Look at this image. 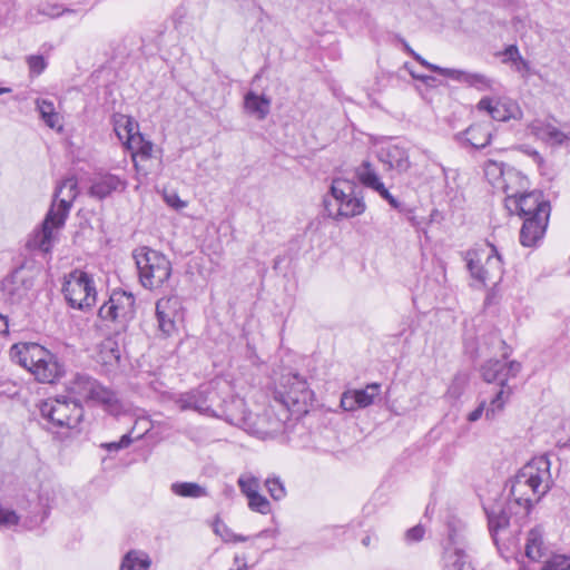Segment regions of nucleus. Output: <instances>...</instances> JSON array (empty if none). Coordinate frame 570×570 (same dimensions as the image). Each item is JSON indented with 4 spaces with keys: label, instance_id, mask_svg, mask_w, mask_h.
Instances as JSON below:
<instances>
[{
    "label": "nucleus",
    "instance_id": "39",
    "mask_svg": "<svg viewBox=\"0 0 570 570\" xmlns=\"http://www.w3.org/2000/svg\"><path fill=\"white\" fill-rule=\"evenodd\" d=\"M37 12L39 14H43L51 19H55L62 14H76L79 11L69 8H62L60 4L57 3H41L38 6Z\"/></svg>",
    "mask_w": 570,
    "mask_h": 570
},
{
    "label": "nucleus",
    "instance_id": "13",
    "mask_svg": "<svg viewBox=\"0 0 570 570\" xmlns=\"http://www.w3.org/2000/svg\"><path fill=\"white\" fill-rule=\"evenodd\" d=\"M505 207L522 218H539V214L550 216L551 212L549 200L544 199L543 194L539 190L508 193Z\"/></svg>",
    "mask_w": 570,
    "mask_h": 570
},
{
    "label": "nucleus",
    "instance_id": "16",
    "mask_svg": "<svg viewBox=\"0 0 570 570\" xmlns=\"http://www.w3.org/2000/svg\"><path fill=\"white\" fill-rule=\"evenodd\" d=\"M180 302L178 297H163L156 303V320L163 337H170L178 332L177 317Z\"/></svg>",
    "mask_w": 570,
    "mask_h": 570
},
{
    "label": "nucleus",
    "instance_id": "12",
    "mask_svg": "<svg viewBox=\"0 0 570 570\" xmlns=\"http://www.w3.org/2000/svg\"><path fill=\"white\" fill-rule=\"evenodd\" d=\"M98 316L104 322L125 328L135 316L134 295L125 291H114L109 299L100 306Z\"/></svg>",
    "mask_w": 570,
    "mask_h": 570
},
{
    "label": "nucleus",
    "instance_id": "9",
    "mask_svg": "<svg viewBox=\"0 0 570 570\" xmlns=\"http://www.w3.org/2000/svg\"><path fill=\"white\" fill-rule=\"evenodd\" d=\"M313 392L306 380L297 373L283 374L274 392L275 401L287 410L294 412H307V405L312 401Z\"/></svg>",
    "mask_w": 570,
    "mask_h": 570
},
{
    "label": "nucleus",
    "instance_id": "58",
    "mask_svg": "<svg viewBox=\"0 0 570 570\" xmlns=\"http://www.w3.org/2000/svg\"><path fill=\"white\" fill-rule=\"evenodd\" d=\"M372 539H373V535H372V534H370V533H367V534H366V535L361 540V542H362V544H363L364 547H366V548H367V547H370V546H371V543H372Z\"/></svg>",
    "mask_w": 570,
    "mask_h": 570
},
{
    "label": "nucleus",
    "instance_id": "34",
    "mask_svg": "<svg viewBox=\"0 0 570 570\" xmlns=\"http://www.w3.org/2000/svg\"><path fill=\"white\" fill-rule=\"evenodd\" d=\"M170 490L181 498L198 499L208 494L207 489L196 482H175L170 485Z\"/></svg>",
    "mask_w": 570,
    "mask_h": 570
},
{
    "label": "nucleus",
    "instance_id": "50",
    "mask_svg": "<svg viewBox=\"0 0 570 570\" xmlns=\"http://www.w3.org/2000/svg\"><path fill=\"white\" fill-rule=\"evenodd\" d=\"M164 198L166 204L176 210L183 209L187 206V203L181 200L176 193L165 194Z\"/></svg>",
    "mask_w": 570,
    "mask_h": 570
},
{
    "label": "nucleus",
    "instance_id": "57",
    "mask_svg": "<svg viewBox=\"0 0 570 570\" xmlns=\"http://www.w3.org/2000/svg\"><path fill=\"white\" fill-rule=\"evenodd\" d=\"M247 540H248V537L233 533V538H232L230 542H245Z\"/></svg>",
    "mask_w": 570,
    "mask_h": 570
},
{
    "label": "nucleus",
    "instance_id": "55",
    "mask_svg": "<svg viewBox=\"0 0 570 570\" xmlns=\"http://www.w3.org/2000/svg\"><path fill=\"white\" fill-rule=\"evenodd\" d=\"M412 77L414 79H417V80H421L423 81L424 83H429L430 81H433L434 78L431 77V76H425V75H417V73H414V72H411Z\"/></svg>",
    "mask_w": 570,
    "mask_h": 570
},
{
    "label": "nucleus",
    "instance_id": "10",
    "mask_svg": "<svg viewBox=\"0 0 570 570\" xmlns=\"http://www.w3.org/2000/svg\"><path fill=\"white\" fill-rule=\"evenodd\" d=\"M62 294L68 305L79 311H89L97 301L92 277L80 269H75L65 277Z\"/></svg>",
    "mask_w": 570,
    "mask_h": 570
},
{
    "label": "nucleus",
    "instance_id": "37",
    "mask_svg": "<svg viewBox=\"0 0 570 570\" xmlns=\"http://www.w3.org/2000/svg\"><path fill=\"white\" fill-rule=\"evenodd\" d=\"M95 379L87 374H77L71 382L70 391L80 399L87 400Z\"/></svg>",
    "mask_w": 570,
    "mask_h": 570
},
{
    "label": "nucleus",
    "instance_id": "5",
    "mask_svg": "<svg viewBox=\"0 0 570 570\" xmlns=\"http://www.w3.org/2000/svg\"><path fill=\"white\" fill-rule=\"evenodd\" d=\"M83 417L81 404L68 396L49 397L38 405V423L51 433L75 429Z\"/></svg>",
    "mask_w": 570,
    "mask_h": 570
},
{
    "label": "nucleus",
    "instance_id": "3",
    "mask_svg": "<svg viewBox=\"0 0 570 570\" xmlns=\"http://www.w3.org/2000/svg\"><path fill=\"white\" fill-rule=\"evenodd\" d=\"M11 358L41 383H55L65 374L58 356L38 343L20 342L10 348Z\"/></svg>",
    "mask_w": 570,
    "mask_h": 570
},
{
    "label": "nucleus",
    "instance_id": "44",
    "mask_svg": "<svg viewBox=\"0 0 570 570\" xmlns=\"http://www.w3.org/2000/svg\"><path fill=\"white\" fill-rule=\"evenodd\" d=\"M542 570H570V558L566 556H553L544 562Z\"/></svg>",
    "mask_w": 570,
    "mask_h": 570
},
{
    "label": "nucleus",
    "instance_id": "23",
    "mask_svg": "<svg viewBox=\"0 0 570 570\" xmlns=\"http://www.w3.org/2000/svg\"><path fill=\"white\" fill-rule=\"evenodd\" d=\"M456 140H464L475 149L487 147L492 139L491 122H478L469 126L464 131L455 135Z\"/></svg>",
    "mask_w": 570,
    "mask_h": 570
},
{
    "label": "nucleus",
    "instance_id": "30",
    "mask_svg": "<svg viewBox=\"0 0 570 570\" xmlns=\"http://www.w3.org/2000/svg\"><path fill=\"white\" fill-rule=\"evenodd\" d=\"M120 348L112 337L105 338L99 345V360L102 364L114 367L120 363Z\"/></svg>",
    "mask_w": 570,
    "mask_h": 570
},
{
    "label": "nucleus",
    "instance_id": "43",
    "mask_svg": "<svg viewBox=\"0 0 570 570\" xmlns=\"http://www.w3.org/2000/svg\"><path fill=\"white\" fill-rule=\"evenodd\" d=\"M27 65L32 76L41 75L47 68V61L41 55H31L27 57Z\"/></svg>",
    "mask_w": 570,
    "mask_h": 570
},
{
    "label": "nucleus",
    "instance_id": "45",
    "mask_svg": "<svg viewBox=\"0 0 570 570\" xmlns=\"http://www.w3.org/2000/svg\"><path fill=\"white\" fill-rule=\"evenodd\" d=\"M503 56H504V61H511V62H518L519 65H522V67L524 69H529V63L527 60H524L520 52H519V49L517 46L514 45H510L508 46L504 51H503Z\"/></svg>",
    "mask_w": 570,
    "mask_h": 570
},
{
    "label": "nucleus",
    "instance_id": "59",
    "mask_svg": "<svg viewBox=\"0 0 570 570\" xmlns=\"http://www.w3.org/2000/svg\"><path fill=\"white\" fill-rule=\"evenodd\" d=\"M247 569H248L247 562H246V560H243L240 566H238L237 568H230L228 570H247Z\"/></svg>",
    "mask_w": 570,
    "mask_h": 570
},
{
    "label": "nucleus",
    "instance_id": "7",
    "mask_svg": "<svg viewBox=\"0 0 570 570\" xmlns=\"http://www.w3.org/2000/svg\"><path fill=\"white\" fill-rule=\"evenodd\" d=\"M214 416L223 417L228 423L254 435L261 436L269 432L265 424V417L252 413L247 409L245 400L238 396H232L229 400L219 399Z\"/></svg>",
    "mask_w": 570,
    "mask_h": 570
},
{
    "label": "nucleus",
    "instance_id": "17",
    "mask_svg": "<svg viewBox=\"0 0 570 570\" xmlns=\"http://www.w3.org/2000/svg\"><path fill=\"white\" fill-rule=\"evenodd\" d=\"M377 158L386 170L404 174L411 168L409 150L399 144L382 146L377 150Z\"/></svg>",
    "mask_w": 570,
    "mask_h": 570
},
{
    "label": "nucleus",
    "instance_id": "22",
    "mask_svg": "<svg viewBox=\"0 0 570 570\" xmlns=\"http://www.w3.org/2000/svg\"><path fill=\"white\" fill-rule=\"evenodd\" d=\"M550 216L540 215L539 218H523L520 230V243L524 247H532L544 236Z\"/></svg>",
    "mask_w": 570,
    "mask_h": 570
},
{
    "label": "nucleus",
    "instance_id": "48",
    "mask_svg": "<svg viewBox=\"0 0 570 570\" xmlns=\"http://www.w3.org/2000/svg\"><path fill=\"white\" fill-rule=\"evenodd\" d=\"M421 66L430 69L431 71L433 72H436L441 76H444L446 77V71H449L450 68H443V67H440V66H436V65H433V63H430L429 61H426L423 57H421L417 52H414V55L412 56Z\"/></svg>",
    "mask_w": 570,
    "mask_h": 570
},
{
    "label": "nucleus",
    "instance_id": "36",
    "mask_svg": "<svg viewBox=\"0 0 570 570\" xmlns=\"http://www.w3.org/2000/svg\"><path fill=\"white\" fill-rule=\"evenodd\" d=\"M443 570H474L468 554L460 556L458 552H444Z\"/></svg>",
    "mask_w": 570,
    "mask_h": 570
},
{
    "label": "nucleus",
    "instance_id": "40",
    "mask_svg": "<svg viewBox=\"0 0 570 570\" xmlns=\"http://www.w3.org/2000/svg\"><path fill=\"white\" fill-rule=\"evenodd\" d=\"M248 500V508L252 511L267 514L271 512V503L269 501L258 492L250 494L247 497Z\"/></svg>",
    "mask_w": 570,
    "mask_h": 570
},
{
    "label": "nucleus",
    "instance_id": "21",
    "mask_svg": "<svg viewBox=\"0 0 570 570\" xmlns=\"http://www.w3.org/2000/svg\"><path fill=\"white\" fill-rule=\"evenodd\" d=\"M466 527L465 523L454 517L450 515L446 520V542L444 546V552H458V554H468L466 549Z\"/></svg>",
    "mask_w": 570,
    "mask_h": 570
},
{
    "label": "nucleus",
    "instance_id": "42",
    "mask_svg": "<svg viewBox=\"0 0 570 570\" xmlns=\"http://www.w3.org/2000/svg\"><path fill=\"white\" fill-rule=\"evenodd\" d=\"M19 521L20 517L14 510L0 504V528H10L17 525Z\"/></svg>",
    "mask_w": 570,
    "mask_h": 570
},
{
    "label": "nucleus",
    "instance_id": "53",
    "mask_svg": "<svg viewBox=\"0 0 570 570\" xmlns=\"http://www.w3.org/2000/svg\"><path fill=\"white\" fill-rule=\"evenodd\" d=\"M141 146L139 148V154L144 157H149L153 150V145L149 141H142L141 136H139Z\"/></svg>",
    "mask_w": 570,
    "mask_h": 570
},
{
    "label": "nucleus",
    "instance_id": "38",
    "mask_svg": "<svg viewBox=\"0 0 570 570\" xmlns=\"http://www.w3.org/2000/svg\"><path fill=\"white\" fill-rule=\"evenodd\" d=\"M240 492L247 498L253 493L259 491L261 482L259 479L250 473H243L237 480Z\"/></svg>",
    "mask_w": 570,
    "mask_h": 570
},
{
    "label": "nucleus",
    "instance_id": "63",
    "mask_svg": "<svg viewBox=\"0 0 570 570\" xmlns=\"http://www.w3.org/2000/svg\"><path fill=\"white\" fill-rule=\"evenodd\" d=\"M9 91H10L9 88H0V95L4 94V92H9Z\"/></svg>",
    "mask_w": 570,
    "mask_h": 570
},
{
    "label": "nucleus",
    "instance_id": "1",
    "mask_svg": "<svg viewBox=\"0 0 570 570\" xmlns=\"http://www.w3.org/2000/svg\"><path fill=\"white\" fill-rule=\"evenodd\" d=\"M550 469L548 455L533 458L511 480V500L507 504L497 503L484 508L494 543H498L499 532L509 527L512 514L527 518L533 504L550 491L553 485Z\"/></svg>",
    "mask_w": 570,
    "mask_h": 570
},
{
    "label": "nucleus",
    "instance_id": "27",
    "mask_svg": "<svg viewBox=\"0 0 570 570\" xmlns=\"http://www.w3.org/2000/svg\"><path fill=\"white\" fill-rule=\"evenodd\" d=\"M271 99L265 95L248 91L244 97L245 110L258 120H264L271 111Z\"/></svg>",
    "mask_w": 570,
    "mask_h": 570
},
{
    "label": "nucleus",
    "instance_id": "31",
    "mask_svg": "<svg viewBox=\"0 0 570 570\" xmlns=\"http://www.w3.org/2000/svg\"><path fill=\"white\" fill-rule=\"evenodd\" d=\"M151 559L141 550H129L121 560L120 570H148Z\"/></svg>",
    "mask_w": 570,
    "mask_h": 570
},
{
    "label": "nucleus",
    "instance_id": "32",
    "mask_svg": "<svg viewBox=\"0 0 570 570\" xmlns=\"http://www.w3.org/2000/svg\"><path fill=\"white\" fill-rule=\"evenodd\" d=\"M89 392L90 393L87 397V401H92L105 406H112L118 403L116 392L107 386H104L96 379Z\"/></svg>",
    "mask_w": 570,
    "mask_h": 570
},
{
    "label": "nucleus",
    "instance_id": "61",
    "mask_svg": "<svg viewBox=\"0 0 570 570\" xmlns=\"http://www.w3.org/2000/svg\"><path fill=\"white\" fill-rule=\"evenodd\" d=\"M131 131H132V128L128 127L127 132H128V140H129V142L135 139V137H134Z\"/></svg>",
    "mask_w": 570,
    "mask_h": 570
},
{
    "label": "nucleus",
    "instance_id": "60",
    "mask_svg": "<svg viewBox=\"0 0 570 570\" xmlns=\"http://www.w3.org/2000/svg\"><path fill=\"white\" fill-rule=\"evenodd\" d=\"M243 560H245V558H240L239 556H235L234 563L238 567V566L242 564Z\"/></svg>",
    "mask_w": 570,
    "mask_h": 570
},
{
    "label": "nucleus",
    "instance_id": "41",
    "mask_svg": "<svg viewBox=\"0 0 570 570\" xmlns=\"http://www.w3.org/2000/svg\"><path fill=\"white\" fill-rule=\"evenodd\" d=\"M265 487L269 495L275 500L279 501L285 498L286 490L284 483L277 476L267 478L265 480Z\"/></svg>",
    "mask_w": 570,
    "mask_h": 570
},
{
    "label": "nucleus",
    "instance_id": "4",
    "mask_svg": "<svg viewBox=\"0 0 570 570\" xmlns=\"http://www.w3.org/2000/svg\"><path fill=\"white\" fill-rule=\"evenodd\" d=\"M323 204L327 216L335 220L360 216L366 209L361 188L354 180L345 178L332 180Z\"/></svg>",
    "mask_w": 570,
    "mask_h": 570
},
{
    "label": "nucleus",
    "instance_id": "19",
    "mask_svg": "<svg viewBox=\"0 0 570 570\" xmlns=\"http://www.w3.org/2000/svg\"><path fill=\"white\" fill-rule=\"evenodd\" d=\"M381 385L371 383L365 389L347 391L342 394L341 406L345 411H355L372 405L380 395Z\"/></svg>",
    "mask_w": 570,
    "mask_h": 570
},
{
    "label": "nucleus",
    "instance_id": "2",
    "mask_svg": "<svg viewBox=\"0 0 570 570\" xmlns=\"http://www.w3.org/2000/svg\"><path fill=\"white\" fill-rule=\"evenodd\" d=\"M78 195V181L75 177L63 179L56 188L52 204L38 230L28 242V246L49 253L52 247L53 229L65 226L73 200Z\"/></svg>",
    "mask_w": 570,
    "mask_h": 570
},
{
    "label": "nucleus",
    "instance_id": "33",
    "mask_svg": "<svg viewBox=\"0 0 570 570\" xmlns=\"http://www.w3.org/2000/svg\"><path fill=\"white\" fill-rule=\"evenodd\" d=\"M36 107L40 115V118L51 129L61 130L62 126L59 124V114L56 112L55 105L48 99L38 98L36 100Z\"/></svg>",
    "mask_w": 570,
    "mask_h": 570
},
{
    "label": "nucleus",
    "instance_id": "6",
    "mask_svg": "<svg viewBox=\"0 0 570 570\" xmlns=\"http://www.w3.org/2000/svg\"><path fill=\"white\" fill-rule=\"evenodd\" d=\"M139 281L145 288L161 287L171 275V263L161 253L149 247L136 248L132 253Z\"/></svg>",
    "mask_w": 570,
    "mask_h": 570
},
{
    "label": "nucleus",
    "instance_id": "26",
    "mask_svg": "<svg viewBox=\"0 0 570 570\" xmlns=\"http://www.w3.org/2000/svg\"><path fill=\"white\" fill-rule=\"evenodd\" d=\"M548 552V548L543 540V529L541 525L532 528L527 535L525 556L529 560L538 562Z\"/></svg>",
    "mask_w": 570,
    "mask_h": 570
},
{
    "label": "nucleus",
    "instance_id": "35",
    "mask_svg": "<svg viewBox=\"0 0 570 570\" xmlns=\"http://www.w3.org/2000/svg\"><path fill=\"white\" fill-rule=\"evenodd\" d=\"M511 394V387H500L490 401V404H485V417L488 420H493L499 413H501Z\"/></svg>",
    "mask_w": 570,
    "mask_h": 570
},
{
    "label": "nucleus",
    "instance_id": "24",
    "mask_svg": "<svg viewBox=\"0 0 570 570\" xmlns=\"http://www.w3.org/2000/svg\"><path fill=\"white\" fill-rule=\"evenodd\" d=\"M126 186L127 183L125 179L112 174H106L92 181L89 194L92 197L104 199L114 191H122Z\"/></svg>",
    "mask_w": 570,
    "mask_h": 570
},
{
    "label": "nucleus",
    "instance_id": "25",
    "mask_svg": "<svg viewBox=\"0 0 570 570\" xmlns=\"http://www.w3.org/2000/svg\"><path fill=\"white\" fill-rule=\"evenodd\" d=\"M446 78L465 83L469 87L475 88L479 91L492 89V79L483 73L469 72L460 69L450 68L446 71Z\"/></svg>",
    "mask_w": 570,
    "mask_h": 570
},
{
    "label": "nucleus",
    "instance_id": "28",
    "mask_svg": "<svg viewBox=\"0 0 570 570\" xmlns=\"http://www.w3.org/2000/svg\"><path fill=\"white\" fill-rule=\"evenodd\" d=\"M532 130L537 137L551 145H562L570 140V132H564L550 122L534 121Z\"/></svg>",
    "mask_w": 570,
    "mask_h": 570
},
{
    "label": "nucleus",
    "instance_id": "54",
    "mask_svg": "<svg viewBox=\"0 0 570 570\" xmlns=\"http://www.w3.org/2000/svg\"><path fill=\"white\" fill-rule=\"evenodd\" d=\"M9 330V323L7 316L0 314V334H7Z\"/></svg>",
    "mask_w": 570,
    "mask_h": 570
},
{
    "label": "nucleus",
    "instance_id": "29",
    "mask_svg": "<svg viewBox=\"0 0 570 570\" xmlns=\"http://www.w3.org/2000/svg\"><path fill=\"white\" fill-rule=\"evenodd\" d=\"M490 117L497 121L520 119L522 117V110L519 105L511 99L497 100L493 109H491Z\"/></svg>",
    "mask_w": 570,
    "mask_h": 570
},
{
    "label": "nucleus",
    "instance_id": "52",
    "mask_svg": "<svg viewBox=\"0 0 570 570\" xmlns=\"http://www.w3.org/2000/svg\"><path fill=\"white\" fill-rule=\"evenodd\" d=\"M494 102L489 97H483L476 105V108L481 111H487L491 116V109H493Z\"/></svg>",
    "mask_w": 570,
    "mask_h": 570
},
{
    "label": "nucleus",
    "instance_id": "18",
    "mask_svg": "<svg viewBox=\"0 0 570 570\" xmlns=\"http://www.w3.org/2000/svg\"><path fill=\"white\" fill-rule=\"evenodd\" d=\"M484 175L491 185L503 188L507 194L511 189L508 181L512 179H519L521 185H523V183H525L527 180L525 177H523L514 168H507L502 161H497L492 159L485 161Z\"/></svg>",
    "mask_w": 570,
    "mask_h": 570
},
{
    "label": "nucleus",
    "instance_id": "49",
    "mask_svg": "<svg viewBox=\"0 0 570 570\" xmlns=\"http://www.w3.org/2000/svg\"><path fill=\"white\" fill-rule=\"evenodd\" d=\"M130 443H131V438L129 436V434H125L120 438V440L118 442L105 443V444H102V446L110 452H112V451L117 452L121 449L129 446Z\"/></svg>",
    "mask_w": 570,
    "mask_h": 570
},
{
    "label": "nucleus",
    "instance_id": "62",
    "mask_svg": "<svg viewBox=\"0 0 570 570\" xmlns=\"http://www.w3.org/2000/svg\"><path fill=\"white\" fill-rule=\"evenodd\" d=\"M513 63L515 65V69H517V71H519V72H521V71H528V69H524V68L522 67V65H519L518 62H513Z\"/></svg>",
    "mask_w": 570,
    "mask_h": 570
},
{
    "label": "nucleus",
    "instance_id": "15",
    "mask_svg": "<svg viewBox=\"0 0 570 570\" xmlns=\"http://www.w3.org/2000/svg\"><path fill=\"white\" fill-rule=\"evenodd\" d=\"M32 287L33 278L29 272L23 268H17L2 282L3 297L11 304H19L28 298Z\"/></svg>",
    "mask_w": 570,
    "mask_h": 570
},
{
    "label": "nucleus",
    "instance_id": "8",
    "mask_svg": "<svg viewBox=\"0 0 570 570\" xmlns=\"http://www.w3.org/2000/svg\"><path fill=\"white\" fill-rule=\"evenodd\" d=\"M489 246L491 248L489 253L484 249H469L463 254L471 277L484 286L497 285L503 275L501 255L495 246L491 244Z\"/></svg>",
    "mask_w": 570,
    "mask_h": 570
},
{
    "label": "nucleus",
    "instance_id": "46",
    "mask_svg": "<svg viewBox=\"0 0 570 570\" xmlns=\"http://www.w3.org/2000/svg\"><path fill=\"white\" fill-rule=\"evenodd\" d=\"M214 532L219 535L225 542H230L233 538V531L219 519H216L214 523Z\"/></svg>",
    "mask_w": 570,
    "mask_h": 570
},
{
    "label": "nucleus",
    "instance_id": "20",
    "mask_svg": "<svg viewBox=\"0 0 570 570\" xmlns=\"http://www.w3.org/2000/svg\"><path fill=\"white\" fill-rule=\"evenodd\" d=\"M356 174L357 178L365 187L379 193L380 196L391 205V207L400 209L401 203L385 188L370 161H363L357 168Z\"/></svg>",
    "mask_w": 570,
    "mask_h": 570
},
{
    "label": "nucleus",
    "instance_id": "47",
    "mask_svg": "<svg viewBox=\"0 0 570 570\" xmlns=\"http://www.w3.org/2000/svg\"><path fill=\"white\" fill-rule=\"evenodd\" d=\"M424 532V528L421 524H417L405 532L404 539L407 543L419 542L423 539Z\"/></svg>",
    "mask_w": 570,
    "mask_h": 570
},
{
    "label": "nucleus",
    "instance_id": "51",
    "mask_svg": "<svg viewBox=\"0 0 570 570\" xmlns=\"http://www.w3.org/2000/svg\"><path fill=\"white\" fill-rule=\"evenodd\" d=\"M483 413L485 414V401H481L479 405L468 414V421L475 422L483 415Z\"/></svg>",
    "mask_w": 570,
    "mask_h": 570
},
{
    "label": "nucleus",
    "instance_id": "11",
    "mask_svg": "<svg viewBox=\"0 0 570 570\" xmlns=\"http://www.w3.org/2000/svg\"><path fill=\"white\" fill-rule=\"evenodd\" d=\"M491 338L497 342L502 348V358H490L480 366V374L484 382L494 383L497 382L500 387H510L508 381L515 377L522 368L520 362L510 361L507 362L511 353V348L500 337L498 333H492Z\"/></svg>",
    "mask_w": 570,
    "mask_h": 570
},
{
    "label": "nucleus",
    "instance_id": "56",
    "mask_svg": "<svg viewBox=\"0 0 570 570\" xmlns=\"http://www.w3.org/2000/svg\"><path fill=\"white\" fill-rule=\"evenodd\" d=\"M399 41L402 43L404 51L412 57L415 51L410 47L405 39L399 37Z\"/></svg>",
    "mask_w": 570,
    "mask_h": 570
},
{
    "label": "nucleus",
    "instance_id": "14",
    "mask_svg": "<svg viewBox=\"0 0 570 570\" xmlns=\"http://www.w3.org/2000/svg\"><path fill=\"white\" fill-rule=\"evenodd\" d=\"M218 401V392L213 385L207 384L180 394L176 400V404L181 411L193 410L214 416Z\"/></svg>",
    "mask_w": 570,
    "mask_h": 570
}]
</instances>
